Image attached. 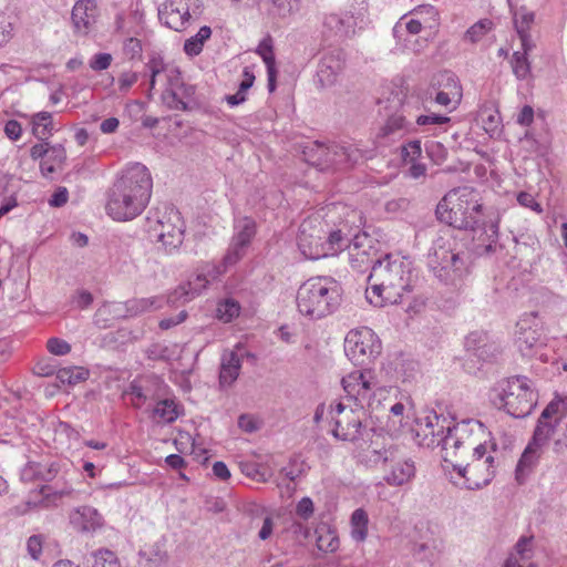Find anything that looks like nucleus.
<instances>
[{
    "label": "nucleus",
    "instance_id": "64",
    "mask_svg": "<svg viewBox=\"0 0 567 567\" xmlns=\"http://www.w3.org/2000/svg\"><path fill=\"white\" fill-rule=\"evenodd\" d=\"M123 51L126 56L134 59L142 52L141 41L136 38H128L123 43Z\"/></svg>",
    "mask_w": 567,
    "mask_h": 567
},
{
    "label": "nucleus",
    "instance_id": "49",
    "mask_svg": "<svg viewBox=\"0 0 567 567\" xmlns=\"http://www.w3.org/2000/svg\"><path fill=\"white\" fill-rule=\"evenodd\" d=\"M411 551L413 556L420 561L432 564L435 557L436 545L434 540L414 543Z\"/></svg>",
    "mask_w": 567,
    "mask_h": 567
},
{
    "label": "nucleus",
    "instance_id": "13",
    "mask_svg": "<svg viewBox=\"0 0 567 567\" xmlns=\"http://www.w3.org/2000/svg\"><path fill=\"white\" fill-rule=\"evenodd\" d=\"M381 340L368 327L352 329L344 338V353L357 365L370 363L381 354Z\"/></svg>",
    "mask_w": 567,
    "mask_h": 567
},
{
    "label": "nucleus",
    "instance_id": "62",
    "mask_svg": "<svg viewBox=\"0 0 567 567\" xmlns=\"http://www.w3.org/2000/svg\"><path fill=\"white\" fill-rule=\"evenodd\" d=\"M112 60L113 58L110 53H97L92 56L89 65L93 71H103L111 65Z\"/></svg>",
    "mask_w": 567,
    "mask_h": 567
},
{
    "label": "nucleus",
    "instance_id": "10",
    "mask_svg": "<svg viewBox=\"0 0 567 567\" xmlns=\"http://www.w3.org/2000/svg\"><path fill=\"white\" fill-rule=\"evenodd\" d=\"M472 452V458L466 464H452L453 471L460 478L461 485L467 489H480L488 485L495 476V460L492 453L486 451L484 443H477ZM460 484L458 481H454Z\"/></svg>",
    "mask_w": 567,
    "mask_h": 567
},
{
    "label": "nucleus",
    "instance_id": "59",
    "mask_svg": "<svg viewBox=\"0 0 567 567\" xmlns=\"http://www.w3.org/2000/svg\"><path fill=\"white\" fill-rule=\"evenodd\" d=\"M125 307H126V312L130 316H137V315L150 311L146 298L131 299V300L126 301Z\"/></svg>",
    "mask_w": 567,
    "mask_h": 567
},
{
    "label": "nucleus",
    "instance_id": "12",
    "mask_svg": "<svg viewBox=\"0 0 567 567\" xmlns=\"http://www.w3.org/2000/svg\"><path fill=\"white\" fill-rule=\"evenodd\" d=\"M557 408L558 404L549 403L542 412V415L535 427L534 435L525 447L516 466V480L519 483L524 481L525 476L538 463V460L543 453V449L554 432V425L548 423L546 420L551 417V415L557 412Z\"/></svg>",
    "mask_w": 567,
    "mask_h": 567
},
{
    "label": "nucleus",
    "instance_id": "54",
    "mask_svg": "<svg viewBox=\"0 0 567 567\" xmlns=\"http://www.w3.org/2000/svg\"><path fill=\"white\" fill-rule=\"evenodd\" d=\"M414 17L421 19L424 25L432 28L437 17V10L431 3H422L413 9Z\"/></svg>",
    "mask_w": 567,
    "mask_h": 567
},
{
    "label": "nucleus",
    "instance_id": "45",
    "mask_svg": "<svg viewBox=\"0 0 567 567\" xmlns=\"http://www.w3.org/2000/svg\"><path fill=\"white\" fill-rule=\"evenodd\" d=\"M13 16L7 3L0 7V48L8 43L13 32Z\"/></svg>",
    "mask_w": 567,
    "mask_h": 567
},
{
    "label": "nucleus",
    "instance_id": "55",
    "mask_svg": "<svg viewBox=\"0 0 567 567\" xmlns=\"http://www.w3.org/2000/svg\"><path fill=\"white\" fill-rule=\"evenodd\" d=\"M425 151L429 157L435 163L441 164L446 159L447 156V150L446 147L440 143V142H429L425 145Z\"/></svg>",
    "mask_w": 567,
    "mask_h": 567
},
{
    "label": "nucleus",
    "instance_id": "28",
    "mask_svg": "<svg viewBox=\"0 0 567 567\" xmlns=\"http://www.w3.org/2000/svg\"><path fill=\"white\" fill-rule=\"evenodd\" d=\"M465 350L468 355H473L481 361H487L491 359L495 347L488 343V337L484 332H471L465 338Z\"/></svg>",
    "mask_w": 567,
    "mask_h": 567
},
{
    "label": "nucleus",
    "instance_id": "26",
    "mask_svg": "<svg viewBox=\"0 0 567 567\" xmlns=\"http://www.w3.org/2000/svg\"><path fill=\"white\" fill-rule=\"evenodd\" d=\"M256 53L262 59L267 69V87L270 93L276 90L277 68L274 53V41L270 35L265 37L258 44Z\"/></svg>",
    "mask_w": 567,
    "mask_h": 567
},
{
    "label": "nucleus",
    "instance_id": "53",
    "mask_svg": "<svg viewBox=\"0 0 567 567\" xmlns=\"http://www.w3.org/2000/svg\"><path fill=\"white\" fill-rule=\"evenodd\" d=\"M234 264H226L225 261V258L223 259V261L218 265H215V264H207L200 274H197L196 277L194 279H192L190 281H194L197 277L199 276H203L205 277V279L207 280V284L208 285L210 282V280H215L217 279L218 277H220L223 274L226 272L227 268L229 266H233ZM207 286H205L206 288Z\"/></svg>",
    "mask_w": 567,
    "mask_h": 567
},
{
    "label": "nucleus",
    "instance_id": "44",
    "mask_svg": "<svg viewBox=\"0 0 567 567\" xmlns=\"http://www.w3.org/2000/svg\"><path fill=\"white\" fill-rule=\"evenodd\" d=\"M141 555L153 566H162L167 563L168 554L165 546V539L154 543L148 548L141 551Z\"/></svg>",
    "mask_w": 567,
    "mask_h": 567
},
{
    "label": "nucleus",
    "instance_id": "42",
    "mask_svg": "<svg viewBox=\"0 0 567 567\" xmlns=\"http://www.w3.org/2000/svg\"><path fill=\"white\" fill-rule=\"evenodd\" d=\"M509 3L511 12L513 13L514 25L516 32H530V28L535 20L534 12L529 11L526 7L520 6L519 8L513 7Z\"/></svg>",
    "mask_w": 567,
    "mask_h": 567
},
{
    "label": "nucleus",
    "instance_id": "58",
    "mask_svg": "<svg viewBox=\"0 0 567 567\" xmlns=\"http://www.w3.org/2000/svg\"><path fill=\"white\" fill-rule=\"evenodd\" d=\"M434 102L441 106L450 109L451 111L455 110L457 105L461 103V101L457 100V95L455 94V92L446 93L440 90L435 94Z\"/></svg>",
    "mask_w": 567,
    "mask_h": 567
},
{
    "label": "nucleus",
    "instance_id": "7",
    "mask_svg": "<svg viewBox=\"0 0 567 567\" xmlns=\"http://www.w3.org/2000/svg\"><path fill=\"white\" fill-rule=\"evenodd\" d=\"M456 241L450 236H440L427 254V265L434 276L446 285H456L470 272V255L457 249Z\"/></svg>",
    "mask_w": 567,
    "mask_h": 567
},
{
    "label": "nucleus",
    "instance_id": "33",
    "mask_svg": "<svg viewBox=\"0 0 567 567\" xmlns=\"http://www.w3.org/2000/svg\"><path fill=\"white\" fill-rule=\"evenodd\" d=\"M369 516L363 508L353 511L350 517V536L357 543H363L368 537Z\"/></svg>",
    "mask_w": 567,
    "mask_h": 567
},
{
    "label": "nucleus",
    "instance_id": "34",
    "mask_svg": "<svg viewBox=\"0 0 567 567\" xmlns=\"http://www.w3.org/2000/svg\"><path fill=\"white\" fill-rule=\"evenodd\" d=\"M55 130L52 113L43 111L32 116V132L39 140H48Z\"/></svg>",
    "mask_w": 567,
    "mask_h": 567
},
{
    "label": "nucleus",
    "instance_id": "3",
    "mask_svg": "<svg viewBox=\"0 0 567 567\" xmlns=\"http://www.w3.org/2000/svg\"><path fill=\"white\" fill-rule=\"evenodd\" d=\"M152 188L153 179L148 168L141 163L128 164L107 192L106 214L117 221L134 219L146 208Z\"/></svg>",
    "mask_w": 567,
    "mask_h": 567
},
{
    "label": "nucleus",
    "instance_id": "51",
    "mask_svg": "<svg viewBox=\"0 0 567 567\" xmlns=\"http://www.w3.org/2000/svg\"><path fill=\"white\" fill-rule=\"evenodd\" d=\"M493 28V22L488 19H483L473 24L465 33L464 40L471 43L481 41L487 32Z\"/></svg>",
    "mask_w": 567,
    "mask_h": 567
},
{
    "label": "nucleus",
    "instance_id": "40",
    "mask_svg": "<svg viewBox=\"0 0 567 567\" xmlns=\"http://www.w3.org/2000/svg\"><path fill=\"white\" fill-rule=\"evenodd\" d=\"M423 24V21L415 17L405 23H396L393 28V34L398 40L402 39L404 42L410 43L412 38L421 31Z\"/></svg>",
    "mask_w": 567,
    "mask_h": 567
},
{
    "label": "nucleus",
    "instance_id": "9",
    "mask_svg": "<svg viewBox=\"0 0 567 567\" xmlns=\"http://www.w3.org/2000/svg\"><path fill=\"white\" fill-rule=\"evenodd\" d=\"M185 224L181 213L174 207L157 210L147 218V234L157 249L174 254L184 240Z\"/></svg>",
    "mask_w": 567,
    "mask_h": 567
},
{
    "label": "nucleus",
    "instance_id": "23",
    "mask_svg": "<svg viewBox=\"0 0 567 567\" xmlns=\"http://www.w3.org/2000/svg\"><path fill=\"white\" fill-rule=\"evenodd\" d=\"M69 520L72 527L80 533H95L104 524L100 512L90 505L73 508L69 514Z\"/></svg>",
    "mask_w": 567,
    "mask_h": 567
},
{
    "label": "nucleus",
    "instance_id": "22",
    "mask_svg": "<svg viewBox=\"0 0 567 567\" xmlns=\"http://www.w3.org/2000/svg\"><path fill=\"white\" fill-rule=\"evenodd\" d=\"M158 19L177 32L184 31L190 21V12L187 2H162L158 7Z\"/></svg>",
    "mask_w": 567,
    "mask_h": 567
},
{
    "label": "nucleus",
    "instance_id": "16",
    "mask_svg": "<svg viewBox=\"0 0 567 567\" xmlns=\"http://www.w3.org/2000/svg\"><path fill=\"white\" fill-rule=\"evenodd\" d=\"M347 54L340 48L324 51L320 58L317 70V83L320 87H331L337 84L344 71Z\"/></svg>",
    "mask_w": 567,
    "mask_h": 567
},
{
    "label": "nucleus",
    "instance_id": "30",
    "mask_svg": "<svg viewBox=\"0 0 567 567\" xmlns=\"http://www.w3.org/2000/svg\"><path fill=\"white\" fill-rule=\"evenodd\" d=\"M96 2H75L72 9V21L80 32H86L96 21Z\"/></svg>",
    "mask_w": 567,
    "mask_h": 567
},
{
    "label": "nucleus",
    "instance_id": "57",
    "mask_svg": "<svg viewBox=\"0 0 567 567\" xmlns=\"http://www.w3.org/2000/svg\"><path fill=\"white\" fill-rule=\"evenodd\" d=\"M47 349L54 355H65L71 351V346L60 338H50L47 342Z\"/></svg>",
    "mask_w": 567,
    "mask_h": 567
},
{
    "label": "nucleus",
    "instance_id": "25",
    "mask_svg": "<svg viewBox=\"0 0 567 567\" xmlns=\"http://www.w3.org/2000/svg\"><path fill=\"white\" fill-rule=\"evenodd\" d=\"M42 499L41 504L43 507H58L64 499L75 501L80 496V492L76 491L73 485L69 482H64L62 486H43L41 488Z\"/></svg>",
    "mask_w": 567,
    "mask_h": 567
},
{
    "label": "nucleus",
    "instance_id": "41",
    "mask_svg": "<svg viewBox=\"0 0 567 567\" xmlns=\"http://www.w3.org/2000/svg\"><path fill=\"white\" fill-rule=\"evenodd\" d=\"M181 91H182L181 81L177 84H176V82H174L172 86L166 87L162 92L163 102L172 110H179V111L186 110L188 107V102L182 97Z\"/></svg>",
    "mask_w": 567,
    "mask_h": 567
},
{
    "label": "nucleus",
    "instance_id": "27",
    "mask_svg": "<svg viewBox=\"0 0 567 567\" xmlns=\"http://www.w3.org/2000/svg\"><path fill=\"white\" fill-rule=\"evenodd\" d=\"M503 567H536L533 561L532 538L522 537L509 553Z\"/></svg>",
    "mask_w": 567,
    "mask_h": 567
},
{
    "label": "nucleus",
    "instance_id": "48",
    "mask_svg": "<svg viewBox=\"0 0 567 567\" xmlns=\"http://www.w3.org/2000/svg\"><path fill=\"white\" fill-rule=\"evenodd\" d=\"M511 65L514 75L518 80H526L530 75V62L525 53L515 51L512 55Z\"/></svg>",
    "mask_w": 567,
    "mask_h": 567
},
{
    "label": "nucleus",
    "instance_id": "46",
    "mask_svg": "<svg viewBox=\"0 0 567 567\" xmlns=\"http://www.w3.org/2000/svg\"><path fill=\"white\" fill-rule=\"evenodd\" d=\"M89 371L82 367H69L58 370L56 378L61 383L76 384L86 380Z\"/></svg>",
    "mask_w": 567,
    "mask_h": 567
},
{
    "label": "nucleus",
    "instance_id": "43",
    "mask_svg": "<svg viewBox=\"0 0 567 567\" xmlns=\"http://www.w3.org/2000/svg\"><path fill=\"white\" fill-rule=\"evenodd\" d=\"M212 30L209 27H202L198 32L187 39L184 43V51L189 56H196L203 51L204 43L210 38Z\"/></svg>",
    "mask_w": 567,
    "mask_h": 567
},
{
    "label": "nucleus",
    "instance_id": "61",
    "mask_svg": "<svg viewBox=\"0 0 567 567\" xmlns=\"http://www.w3.org/2000/svg\"><path fill=\"white\" fill-rule=\"evenodd\" d=\"M451 121V118L446 115H440V114H427V115H420L416 117V124L420 126L425 125H443L447 124Z\"/></svg>",
    "mask_w": 567,
    "mask_h": 567
},
{
    "label": "nucleus",
    "instance_id": "1",
    "mask_svg": "<svg viewBox=\"0 0 567 567\" xmlns=\"http://www.w3.org/2000/svg\"><path fill=\"white\" fill-rule=\"evenodd\" d=\"M342 386L347 396L354 400L359 409L346 406L339 402L329 406V416L333 427L332 435L341 441L354 442L362 439L365 432L363 425L364 406L377 409L384 393L390 392L392 388L378 386L374 372L370 369L355 370L342 378Z\"/></svg>",
    "mask_w": 567,
    "mask_h": 567
},
{
    "label": "nucleus",
    "instance_id": "39",
    "mask_svg": "<svg viewBox=\"0 0 567 567\" xmlns=\"http://www.w3.org/2000/svg\"><path fill=\"white\" fill-rule=\"evenodd\" d=\"M317 547L324 553H334L339 549L340 540L334 529L320 527L317 529Z\"/></svg>",
    "mask_w": 567,
    "mask_h": 567
},
{
    "label": "nucleus",
    "instance_id": "37",
    "mask_svg": "<svg viewBox=\"0 0 567 567\" xmlns=\"http://www.w3.org/2000/svg\"><path fill=\"white\" fill-rule=\"evenodd\" d=\"M153 413L158 422L172 423L178 417L179 409L174 400L165 399L157 402Z\"/></svg>",
    "mask_w": 567,
    "mask_h": 567
},
{
    "label": "nucleus",
    "instance_id": "2",
    "mask_svg": "<svg viewBox=\"0 0 567 567\" xmlns=\"http://www.w3.org/2000/svg\"><path fill=\"white\" fill-rule=\"evenodd\" d=\"M482 203L478 193L464 186L450 190L437 204V218L457 229H471L484 251H495L499 234V215L491 216L488 220H482Z\"/></svg>",
    "mask_w": 567,
    "mask_h": 567
},
{
    "label": "nucleus",
    "instance_id": "6",
    "mask_svg": "<svg viewBox=\"0 0 567 567\" xmlns=\"http://www.w3.org/2000/svg\"><path fill=\"white\" fill-rule=\"evenodd\" d=\"M342 289L337 280L328 276L306 280L297 291L298 311L312 320L333 313L341 303Z\"/></svg>",
    "mask_w": 567,
    "mask_h": 567
},
{
    "label": "nucleus",
    "instance_id": "21",
    "mask_svg": "<svg viewBox=\"0 0 567 567\" xmlns=\"http://www.w3.org/2000/svg\"><path fill=\"white\" fill-rule=\"evenodd\" d=\"M145 69L148 76L150 92L156 90L157 85L163 92L166 87L172 86L174 82H176V84L179 82V72L176 69L168 66L161 58L150 59Z\"/></svg>",
    "mask_w": 567,
    "mask_h": 567
},
{
    "label": "nucleus",
    "instance_id": "47",
    "mask_svg": "<svg viewBox=\"0 0 567 567\" xmlns=\"http://www.w3.org/2000/svg\"><path fill=\"white\" fill-rule=\"evenodd\" d=\"M436 84L439 90L446 93H454L457 95V100H462V85L457 78L451 72H443L437 75Z\"/></svg>",
    "mask_w": 567,
    "mask_h": 567
},
{
    "label": "nucleus",
    "instance_id": "36",
    "mask_svg": "<svg viewBox=\"0 0 567 567\" xmlns=\"http://www.w3.org/2000/svg\"><path fill=\"white\" fill-rule=\"evenodd\" d=\"M411 130V123L408 122L403 114L395 113L391 115L385 124L381 127L382 136L403 135Z\"/></svg>",
    "mask_w": 567,
    "mask_h": 567
},
{
    "label": "nucleus",
    "instance_id": "18",
    "mask_svg": "<svg viewBox=\"0 0 567 567\" xmlns=\"http://www.w3.org/2000/svg\"><path fill=\"white\" fill-rule=\"evenodd\" d=\"M207 284L205 277L199 276L194 281H188L178 286L171 295L147 297V306L150 311L162 309L165 305H178L193 300L198 296Z\"/></svg>",
    "mask_w": 567,
    "mask_h": 567
},
{
    "label": "nucleus",
    "instance_id": "24",
    "mask_svg": "<svg viewBox=\"0 0 567 567\" xmlns=\"http://www.w3.org/2000/svg\"><path fill=\"white\" fill-rule=\"evenodd\" d=\"M360 237L355 236L351 241L347 236L342 235L340 229L328 231L324 238V250L326 257L334 256L338 252L342 251L344 248L350 249V257L353 260V257L357 256V260H359V256L361 255L359 248L361 244L359 243Z\"/></svg>",
    "mask_w": 567,
    "mask_h": 567
},
{
    "label": "nucleus",
    "instance_id": "17",
    "mask_svg": "<svg viewBox=\"0 0 567 567\" xmlns=\"http://www.w3.org/2000/svg\"><path fill=\"white\" fill-rule=\"evenodd\" d=\"M449 421L435 411H427L416 420L415 436L419 445L427 449L437 447L439 437L449 429Z\"/></svg>",
    "mask_w": 567,
    "mask_h": 567
},
{
    "label": "nucleus",
    "instance_id": "14",
    "mask_svg": "<svg viewBox=\"0 0 567 567\" xmlns=\"http://www.w3.org/2000/svg\"><path fill=\"white\" fill-rule=\"evenodd\" d=\"M327 230L318 216L305 219L299 226L297 245L300 252L307 258L317 260L326 257L324 238Z\"/></svg>",
    "mask_w": 567,
    "mask_h": 567
},
{
    "label": "nucleus",
    "instance_id": "50",
    "mask_svg": "<svg viewBox=\"0 0 567 567\" xmlns=\"http://www.w3.org/2000/svg\"><path fill=\"white\" fill-rule=\"evenodd\" d=\"M240 313V306L234 299H225L217 306V317L224 322H230Z\"/></svg>",
    "mask_w": 567,
    "mask_h": 567
},
{
    "label": "nucleus",
    "instance_id": "60",
    "mask_svg": "<svg viewBox=\"0 0 567 567\" xmlns=\"http://www.w3.org/2000/svg\"><path fill=\"white\" fill-rule=\"evenodd\" d=\"M315 512L313 502L310 497H302L297 506H296V514L303 520H308Z\"/></svg>",
    "mask_w": 567,
    "mask_h": 567
},
{
    "label": "nucleus",
    "instance_id": "29",
    "mask_svg": "<svg viewBox=\"0 0 567 567\" xmlns=\"http://www.w3.org/2000/svg\"><path fill=\"white\" fill-rule=\"evenodd\" d=\"M241 369V360L234 350L221 354L219 383L221 386L231 385L238 378Z\"/></svg>",
    "mask_w": 567,
    "mask_h": 567
},
{
    "label": "nucleus",
    "instance_id": "31",
    "mask_svg": "<svg viewBox=\"0 0 567 567\" xmlns=\"http://www.w3.org/2000/svg\"><path fill=\"white\" fill-rule=\"evenodd\" d=\"M324 25L336 35L342 38L354 33L357 22L353 16L331 13L324 18Z\"/></svg>",
    "mask_w": 567,
    "mask_h": 567
},
{
    "label": "nucleus",
    "instance_id": "20",
    "mask_svg": "<svg viewBox=\"0 0 567 567\" xmlns=\"http://www.w3.org/2000/svg\"><path fill=\"white\" fill-rule=\"evenodd\" d=\"M534 316L522 318L516 326L515 346L524 357H533L544 344L539 330L533 326Z\"/></svg>",
    "mask_w": 567,
    "mask_h": 567
},
{
    "label": "nucleus",
    "instance_id": "5",
    "mask_svg": "<svg viewBox=\"0 0 567 567\" xmlns=\"http://www.w3.org/2000/svg\"><path fill=\"white\" fill-rule=\"evenodd\" d=\"M362 461L368 465H385L383 481L392 487L411 483L416 474L415 463L404 449L394 443L391 436L381 433L373 435Z\"/></svg>",
    "mask_w": 567,
    "mask_h": 567
},
{
    "label": "nucleus",
    "instance_id": "32",
    "mask_svg": "<svg viewBox=\"0 0 567 567\" xmlns=\"http://www.w3.org/2000/svg\"><path fill=\"white\" fill-rule=\"evenodd\" d=\"M47 157L40 163V171L44 177L53 174L66 159V152L62 144L50 145Z\"/></svg>",
    "mask_w": 567,
    "mask_h": 567
},
{
    "label": "nucleus",
    "instance_id": "56",
    "mask_svg": "<svg viewBox=\"0 0 567 567\" xmlns=\"http://www.w3.org/2000/svg\"><path fill=\"white\" fill-rule=\"evenodd\" d=\"M422 148L420 141H412L402 147V159L404 163L409 164L412 162H416L421 156Z\"/></svg>",
    "mask_w": 567,
    "mask_h": 567
},
{
    "label": "nucleus",
    "instance_id": "35",
    "mask_svg": "<svg viewBox=\"0 0 567 567\" xmlns=\"http://www.w3.org/2000/svg\"><path fill=\"white\" fill-rule=\"evenodd\" d=\"M61 472V465L58 462H52L49 465L29 464L21 473L22 480H31L34 474H38L44 481L54 480Z\"/></svg>",
    "mask_w": 567,
    "mask_h": 567
},
{
    "label": "nucleus",
    "instance_id": "38",
    "mask_svg": "<svg viewBox=\"0 0 567 567\" xmlns=\"http://www.w3.org/2000/svg\"><path fill=\"white\" fill-rule=\"evenodd\" d=\"M86 567H120L116 555L109 549H99L85 557Z\"/></svg>",
    "mask_w": 567,
    "mask_h": 567
},
{
    "label": "nucleus",
    "instance_id": "52",
    "mask_svg": "<svg viewBox=\"0 0 567 567\" xmlns=\"http://www.w3.org/2000/svg\"><path fill=\"white\" fill-rule=\"evenodd\" d=\"M293 12L291 2H271L268 13L275 23H286Z\"/></svg>",
    "mask_w": 567,
    "mask_h": 567
},
{
    "label": "nucleus",
    "instance_id": "11",
    "mask_svg": "<svg viewBox=\"0 0 567 567\" xmlns=\"http://www.w3.org/2000/svg\"><path fill=\"white\" fill-rule=\"evenodd\" d=\"M475 432L483 433V424L478 421L464 420L455 425L451 422L437 441V447L440 446L444 453V461L449 462L450 457L463 456L471 452L478 443Z\"/></svg>",
    "mask_w": 567,
    "mask_h": 567
},
{
    "label": "nucleus",
    "instance_id": "19",
    "mask_svg": "<svg viewBox=\"0 0 567 567\" xmlns=\"http://www.w3.org/2000/svg\"><path fill=\"white\" fill-rule=\"evenodd\" d=\"M256 234V223L249 217L238 218L235 221L233 243L225 255L226 264H236L244 256L245 248Z\"/></svg>",
    "mask_w": 567,
    "mask_h": 567
},
{
    "label": "nucleus",
    "instance_id": "8",
    "mask_svg": "<svg viewBox=\"0 0 567 567\" xmlns=\"http://www.w3.org/2000/svg\"><path fill=\"white\" fill-rule=\"evenodd\" d=\"M493 403L514 417H525L534 410L537 395L526 377L501 380L492 390Z\"/></svg>",
    "mask_w": 567,
    "mask_h": 567
},
{
    "label": "nucleus",
    "instance_id": "63",
    "mask_svg": "<svg viewBox=\"0 0 567 567\" xmlns=\"http://www.w3.org/2000/svg\"><path fill=\"white\" fill-rule=\"evenodd\" d=\"M43 539L40 535L30 536L27 540V550L33 559H39L42 553Z\"/></svg>",
    "mask_w": 567,
    "mask_h": 567
},
{
    "label": "nucleus",
    "instance_id": "15",
    "mask_svg": "<svg viewBox=\"0 0 567 567\" xmlns=\"http://www.w3.org/2000/svg\"><path fill=\"white\" fill-rule=\"evenodd\" d=\"M319 155L317 165L322 168L329 166L348 167L352 166L363 159V153L352 144L324 146L317 145Z\"/></svg>",
    "mask_w": 567,
    "mask_h": 567
},
{
    "label": "nucleus",
    "instance_id": "4",
    "mask_svg": "<svg viewBox=\"0 0 567 567\" xmlns=\"http://www.w3.org/2000/svg\"><path fill=\"white\" fill-rule=\"evenodd\" d=\"M412 261L400 254H386L375 260L368 277L367 300L374 307L401 301L404 292L412 289Z\"/></svg>",
    "mask_w": 567,
    "mask_h": 567
}]
</instances>
